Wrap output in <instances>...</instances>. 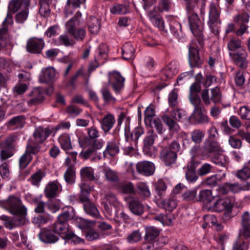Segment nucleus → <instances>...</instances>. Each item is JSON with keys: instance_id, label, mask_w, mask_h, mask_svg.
I'll use <instances>...</instances> for the list:
<instances>
[{"instance_id": "57", "label": "nucleus", "mask_w": 250, "mask_h": 250, "mask_svg": "<svg viewBox=\"0 0 250 250\" xmlns=\"http://www.w3.org/2000/svg\"><path fill=\"white\" fill-rule=\"evenodd\" d=\"M236 176L241 180H246L249 178L250 177V168L247 167H244L237 171Z\"/></svg>"}, {"instance_id": "28", "label": "nucleus", "mask_w": 250, "mask_h": 250, "mask_svg": "<svg viewBox=\"0 0 250 250\" xmlns=\"http://www.w3.org/2000/svg\"><path fill=\"white\" fill-rule=\"evenodd\" d=\"M81 189L79 198L81 201H87L89 199V195L92 190V187H90L87 183L82 182L79 184Z\"/></svg>"}, {"instance_id": "30", "label": "nucleus", "mask_w": 250, "mask_h": 250, "mask_svg": "<svg viewBox=\"0 0 250 250\" xmlns=\"http://www.w3.org/2000/svg\"><path fill=\"white\" fill-rule=\"evenodd\" d=\"M58 142L62 149L65 150L72 148L70 138L68 134H62L58 138Z\"/></svg>"}, {"instance_id": "7", "label": "nucleus", "mask_w": 250, "mask_h": 250, "mask_svg": "<svg viewBox=\"0 0 250 250\" xmlns=\"http://www.w3.org/2000/svg\"><path fill=\"white\" fill-rule=\"evenodd\" d=\"M232 206L230 200L227 198L220 199L217 200L213 205H206L204 208L208 210H212L217 212H229L231 209Z\"/></svg>"}, {"instance_id": "58", "label": "nucleus", "mask_w": 250, "mask_h": 250, "mask_svg": "<svg viewBox=\"0 0 250 250\" xmlns=\"http://www.w3.org/2000/svg\"><path fill=\"white\" fill-rule=\"evenodd\" d=\"M189 98L190 103L194 106V109L201 108V99L198 94H189Z\"/></svg>"}, {"instance_id": "17", "label": "nucleus", "mask_w": 250, "mask_h": 250, "mask_svg": "<svg viewBox=\"0 0 250 250\" xmlns=\"http://www.w3.org/2000/svg\"><path fill=\"white\" fill-rule=\"evenodd\" d=\"M40 240L45 243L52 244L58 241L59 237L50 230L42 229L38 234Z\"/></svg>"}, {"instance_id": "48", "label": "nucleus", "mask_w": 250, "mask_h": 250, "mask_svg": "<svg viewBox=\"0 0 250 250\" xmlns=\"http://www.w3.org/2000/svg\"><path fill=\"white\" fill-rule=\"evenodd\" d=\"M104 101L109 103H114L115 98L112 95L110 90L106 86H104L101 90Z\"/></svg>"}, {"instance_id": "6", "label": "nucleus", "mask_w": 250, "mask_h": 250, "mask_svg": "<svg viewBox=\"0 0 250 250\" xmlns=\"http://www.w3.org/2000/svg\"><path fill=\"white\" fill-rule=\"evenodd\" d=\"M13 21L12 16L7 14L2 23L3 27L0 29V51L10 42L11 38L9 35L7 26L12 23Z\"/></svg>"}, {"instance_id": "27", "label": "nucleus", "mask_w": 250, "mask_h": 250, "mask_svg": "<svg viewBox=\"0 0 250 250\" xmlns=\"http://www.w3.org/2000/svg\"><path fill=\"white\" fill-rule=\"evenodd\" d=\"M55 76V69L52 67H48L42 70L39 80L41 83H48L52 80Z\"/></svg>"}, {"instance_id": "32", "label": "nucleus", "mask_w": 250, "mask_h": 250, "mask_svg": "<svg viewBox=\"0 0 250 250\" xmlns=\"http://www.w3.org/2000/svg\"><path fill=\"white\" fill-rule=\"evenodd\" d=\"M101 23L99 19L92 17L90 18L88 23L89 32L93 34H97L100 29Z\"/></svg>"}, {"instance_id": "51", "label": "nucleus", "mask_w": 250, "mask_h": 250, "mask_svg": "<svg viewBox=\"0 0 250 250\" xmlns=\"http://www.w3.org/2000/svg\"><path fill=\"white\" fill-rule=\"evenodd\" d=\"M172 4V0H159L158 10L160 12L168 11L171 7Z\"/></svg>"}, {"instance_id": "64", "label": "nucleus", "mask_w": 250, "mask_h": 250, "mask_svg": "<svg viewBox=\"0 0 250 250\" xmlns=\"http://www.w3.org/2000/svg\"><path fill=\"white\" fill-rule=\"evenodd\" d=\"M239 114L242 119L250 120V108L247 106L241 107Z\"/></svg>"}, {"instance_id": "22", "label": "nucleus", "mask_w": 250, "mask_h": 250, "mask_svg": "<svg viewBox=\"0 0 250 250\" xmlns=\"http://www.w3.org/2000/svg\"><path fill=\"white\" fill-rule=\"evenodd\" d=\"M30 4L29 0H12L9 3V10L15 13L19 9H28Z\"/></svg>"}, {"instance_id": "54", "label": "nucleus", "mask_w": 250, "mask_h": 250, "mask_svg": "<svg viewBox=\"0 0 250 250\" xmlns=\"http://www.w3.org/2000/svg\"><path fill=\"white\" fill-rule=\"evenodd\" d=\"M155 189L157 194L161 196L163 195L167 189L165 182L162 180H159L155 184Z\"/></svg>"}, {"instance_id": "52", "label": "nucleus", "mask_w": 250, "mask_h": 250, "mask_svg": "<svg viewBox=\"0 0 250 250\" xmlns=\"http://www.w3.org/2000/svg\"><path fill=\"white\" fill-rule=\"evenodd\" d=\"M65 181L68 184H72L74 183L75 179V172L71 167H69L64 174Z\"/></svg>"}, {"instance_id": "12", "label": "nucleus", "mask_w": 250, "mask_h": 250, "mask_svg": "<svg viewBox=\"0 0 250 250\" xmlns=\"http://www.w3.org/2000/svg\"><path fill=\"white\" fill-rule=\"evenodd\" d=\"M229 55L238 66L242 68H246L247 67V58L248 55L245 49H241L235 53H229Z\"/></svg>"}, {"instance_id": "2", "label": "nucleus", "mask_w": 250, "mask_h": 250, "mask_svg": "<svg viewBox=\"0 0 250 250\" xmlns=\"http://www.w3.org/2000/svg\"><path fill=\"white\" fill-rule=\"evenodd\" d=\"M198 9H195L191 11L187 10L188 20L191 31L193 35L197 38L198 45L193 42L188 47V60L191 67H198L203 63V60L199 56V49L203 46V26L202 21L199 19L197 11Z\"/></svg>"}, {"instance_id": "14", "label": "nucleus", "mask_w": 250, "mask_h": 250, "mask_svg": "<svg viewBox=\"0 0 250 250\" xmlns=\"http://www.w3.org/2000/svg\"><path fill=\"white\" fill-rule=\"evenodd\" d=\"M136 168L140 174L146 176L153 174L155 169L153 163L149 161L138 162L137 164Z\"/></svg>"}, {"instance_id": "29", "label": "nucleus", "mask_w": 250, "mask_h": 250, "mask_svg": "<svg viewBox=\"0 0 250 250\" xmlns=\"http://www.w3.org/2000/svg\"><path fill=\"white\" fill-rule=\"evenodd\" d=\"M138 194L143 198H148L151 196V192L146 183L139 182L136 185Z\"/></svg>"}, {"instance_id": "36", "label": "nucleus", "mask_w": 250, "mask_h": 250, "mask_svg": "<svg viewBox=\"0 0 250 250\" xmlns=\"http://www.w3.org/2000/svg\"><path fill=\"white\" fill-rule=\"evenodd\" d=\"M104 173L107 181L110 182H117L119 180L118 172L110 168L106 167L104 170Z\"/></svg>"}, {"instance_id": "19", "label": "nucleus", "mask_w": 250, "mask_h": 250, "mask_svg": "<svg viewBox=\"0 0 250 250\" xmlns=\"http://www.w3.org/2000/svg\"><path fill=\"white\" fill-rule=\"evenodd\" d=\"M52 130L49 127L43 128L39 126L36 128L33 133V137L38 143L43 142L52 133Z\"/></svg>"}, {"instance_id": "56", "label": "nucleus", "mask_w": 250, "mask_h": 250, "mask_svg": "<svg viewBox=\"0 0 250 250\" xmlns=\"http://www.w3.org/2000/svg\"><path fill=\"white\" fill-rule=\"evenodd\" d=\"M178 94L177 90H172L169 94L168 97V104L170 106L174 107L177 104Z\"/></svg>"}, {"instance_id": "21", "label": "nucleus", "mask_w": 250, "mask_h": 250, "mask_svg": "<svg viewBox=\"0 0 250 250\" xmlns=\"http://www.w3.org/2000/svg\"><path fill=\"white\" fill-rule=\"evenodd\" d=\"M60 186L59 183L57 181L48 183L44 190L45 196L48 198L55 197L59 191Z\"/></svg>"}, {"instance_id": "63", "label": "nucleus", "mask_w": 250, "mask_h": 250, "mask_svg": "<svg viewBox=\"0 0 250 250\" xmlns=\"http://www.w3.org/2000/svg\"><path fill=\"white\" fill-rule=\"evenodd\" d=\"M141 239V234L139 230H134L127 237V241L133 243L139 241Z\"/></svg>"}, {"instance_id": "9", "label": "nucleus", "mask_w": 250, "mask_h": 250, "mask_svg": "<svg viewBox=\"0 0 250 250\" xmlns=\"http://www.w3.org/2000/svg\"><path fill=\"white\" fill-rule=\"evenodd\" d=\"M157 137L156 134L153 131H148L144 140V152L148 156H152L154 153L153 146L154 141Z\"/></svg>"}, {"instance_id": "39", "label": "nucleus", "mask_w": 250, "mask_h": 250, "mask_svg": "<svg viewBox=\"0 0 250 250\" xmlns=\"http://www.w3.org/2000/svg\"><path fill=\"white\" fill-rule=\"evenodd\" d=\"M49 0H40V8L39 13L41 16L47 18L50 14V9L49 5Z\"/></svg>"}, {"instance_id": "4", "label": "nucleus", "mask_w": 250, "mask_h": 250, "mask_svg": "<svg viewBox=\"0 0 250 250\" xmlns=\"http://www.w3.org/2000/svg\"><path fill=\"white\" fill-rule=\"evenodd\" d=\"M220 12L213 3L209 5V20L208 24L209 28L214 35L219 34V25L221 23L219 19Z\"/></svg>"}, {"instance_id": "15", "label": "nucleus", "mask_w": 250, "mask_h": 250, "mask_svg": "<svg viewBox=\"0 0 250 250\" xmlns=\"http://www.w3.org/2000/svg\"><path fill=\"white\" fill-rule=\"evenodd\" d=\"M101 125V129L106 134L112 128L114 125L116 120L114 116L111 113H107L103 118L99 120Z\"/></svg>"}, {"instance_id": "16", "label": "nucleus", "mask_w": 250, "mask_h": 250, "mask_svg": "<svg viewBox=\"0 0 250 250\" xmlns=\"http://www.w3.org/2000/svg\"><path fill=\"white\" fill-rule=\"evenodd\" d=\"M87 131L88 137L80 139L79 142L80 146L83 148L88 146L91 140L97 139L100 136L99 130L94 126L88 128Z\"/></svg>"}, {"instance_id": "5", "label": "nucleus", "mask_w": 250, "mask_h": 250, "mask_svg": "<svg viewBox=\"0 0 250 250\" xmlns=\"http://www.w3.org/2000/svg\"><path fill=\"white\" fill-rule=\"evenodd\" d=\"M210 96L209 95L208 89H204L201 93L203 102L206 105H209L211 102L214 104L221 102L222 93L219 87L216 86L210 89Z\"/></svg>"}, {"instance_id": "38", "label": "nucleus", "mask_w": 250, "mask_h": 250, "mask_svg": "<svg viewBox=\"0 0 250 250\" xmlns=\"http://www.w3.org/2000/svg\"><path fill=\"white\" fill-rule=\"evenodd\" d=\"M24 119L25 118L22 115L14 117L7 123V126L14 127L15 128H21L23 126Z\"/></svg>"}, {"instance_id": "37", "label": "nucleus", "mask_w": 250, "mask_h": 250, "mask_svg": "<svg viewBox=\"0 0 250 250\" xmlns=\"http://www.w3.org/2000/svg\"><path fill=\"white\" fill-rule=\"evenodd\" d=\"M190 118L194 119L199 124H204L208 122V117L202 113L201 108L194 109Z\"/></svg>"}, {"instance_id": "10", "label": "nucleus", "mask_w": 250, "mask_h": 250, "mask_svg": "<svg viewBox=\"0 0 250 250\" xmlns=\"http://www.w3.org/2000/svg\"><path fill=\"white\" fill-rule=\"evenodd\" d=\"M44 46V42L42 39L33 38L27 41L26 49L30 53L39 54L42 52Z\"/></svg>"}, {"instance_id": "50", "label": "nucleus", "mask_w": 250, "mask_h": 250, "mask_svg": "<svg viewBox=\"0 0 250 250\" xmlns=\"http://www.w3.org/2000/svg\"><path fill=\"white\" fill-rule=\"evenodd\" d=\"M41 147L40 146L32 141L28 143L26 147L25 151L31 155V154H37L40 151Z\"/></svg>"}, {"instance_id": "53", "label": "nucleus", "mask_w": 250, "mask_h": 250, "mask_svg": "<svg viewBox=\"0 0 250 250\" xmlns=\"http://www.w3.org/2000/svg\"><path fill=\"white\" fill-rule=\"evenodd\" d=\"M121 192L125 194H132L135 193V188L131 182L122 184L119 188Z\"/></svg>"}, {"instance_id": "42", "label": "nucleus", "mask_w": 250, "mask_h": 250, "mask_svg": "<svg viewBox=\"0 0 250 250\" xmlns=\"http://www.w3.org/2000/svg\"><path fill=\"white\" fill-rule=\"evenodd\" d=\"M227 47L229 51H234L241 49V41L236 38L232 37L229 39L227 43Z\"/></svg>"}, {"instance_id": "13", "label": "nucleus", "mask_w": 250, "mask_h": 250, "mask_svg": "<svg viewBox=\"0 0 250 250\" xmlns=\"http://www.w3.org/2000/svg\"><path fill=\"white\" fill-rule=\"evenodd\" d=\"M119 142L116 139L108 141L103 152L105 158L113 157L119 152Z\"/></svg>"}, {"instance_id": "40", "label": "nucleus", "mask_w": 250, "mask_h": 250, "mask_svg": "<svg viewBox=\"0 0 250 250\" xmlns=\"http://www.w3.org/2000/svg\"><path fill=\"white\" fill-rule=\"evenodd\" d=\"M94 173V169L91 167H86L80 170L81 178L89 181H93L95 179Z\"/></svg>"}, {"instance_id": "46", "label": "nucleus", "mask_w": 250, "mask_h": 250, "mask_svg": "<svg viewBox=\"0 0 250 250\" xmlns=\"http://www.w3.org/2000/svg\"><path fill=\"white\" fill-rule=\"evenodd\" d=\"M57 42L58 45H63L66 46H72L75 43L74 41L71 39L67 34L60 36Z\"/></svg>"}, {"instance_id": "59", "label": "nucleus", "mask_w": 250, "mask_h": 250, "mask_svg": "<svg viewBox=\"0 0 250 250\" xmlns=\"http://www.w3.org/2000/svg\"><path fill=\"white\" fill-rule=\"evenodd\" d=\"M164 208L168 211H172L177 205V201L173 199L165 200L162 202Z\"/></svg>"}, {"instance_id": "41", "label": "nucleus", "mask_w": 250, "mask_h": 250, "mask_svg": "<svg viewBox=\"0 0 250 250\" xmlns=\"http://www.w3.org/2000/svg\"><path fill=\"white\" fill-rule=\"evenodd\" d=\"M129 11L126 4H115L110 8V11L114 14H125Z\"/></svg>"}, {"instance_id": "3", "label": "nucleus", "mask_w": 250, "mask_h": 250, "mask_svg": "<svg viewBox=\"0 0 250 250\" xmlns=\"http://www.w3.org/2000/svg\"><path fill=\"white\" fill-rule=\"evenodd\" d=\"M78 22H73L72 20H69L65 24L66 32L71 36L78 42H83L86 35V30L83 28H78Z\"/></svg>"}, {"instance_id": "24", "label": "nucleus", "mask_w": 250, "mask_h": 250, "mask_svg": "<svg viewBox=\"0 0 250 250\" xmlns=\"http://www.w3.org/2000/svg\"><path fill=\"white\" fill-rule=\"evenodd\" d=\"M81 202L83 203V209L86 214L93 217H99L100 215L98 209L95 205L90 201L89 199L87 201Z\"/></svg>"}, {"instance_id": "31", "label": "nucleus", "mask_w": 250, "mask_h": 250, "mask_svg": "<svg viewBox=\"0 0 250 250\" xmlns=\"http://www.w3.org/2000/svg\"><path fill=\"white\" fill-rule=\"evenodd\" d=\"M159 234L160 230L156 227L150 226L146 229L145 237L147 242H152L159 236Z\"/></svg>"}, {"instance_id": "55", "label": "nucleus", "mask_w": 250, "mask_h": 250, "mask_svg": "<svg viewBox=\"0 0 250 250\" xmlns=\"http://www.w3.org/2000/svg\"><path fill=\"white\" fill-rule=\"evenodd\" d=\"M212 169L213 167L210 164L205 163L198 169V174L200 176H203L211 172Z\"/></svg>"}, {"instance_id": "26", "label": "nucleus", "mask_w": 250, "mask_h": 250, "mask_svg": "<svg viewBox=\"0 0 250 250\" xmlns=\"http://www.w3.org/2000/svg\"><path fill=\"white\" fill-rule=\"evenodd\" d=\"M122 57L124 59L128 60L134 58L135 48L130 42L125 43L122 48Z\"/></svg>"}, {"instance_id": "23", "label": "nucleus", "mask_w": 250, "mask_h": 250, "mask_svg": "<svg viewBox=\"0 0 250 250\" xmlns=\"http://www.w3.org/2000/svg\"><path fill=\"white\" fill-rule=\"evenodd\" d=\"M130 211L134 215L141 216L144 212V205L137 199L132 200L128 204Z\"/></svg>"}, {"instance_id": "62", "label": "nucleus", "mask_w": 250, "mask_h": 250, "mask_svg": "<svg viewBox=\"0 0 250 250\" xmlns=\"http://www.w3.org/2000/svg\"><path fill=\"white\" fill-rule=\"evenodd\" d=\"M185 178L189 183H195L198 179L196 171L186 170Z\"/></svg>"}, {"instance_id": "43", "label": "nucleus", "mask_w": 250, "mask_h": 250, "mask_svg": "<svg viewBox=\"0 0 250 250\" xmlns=\"http://www.w3.org/2000/svg\"><path fill=\"white\" fill-rule=\"evenodd\" d=\"M205 137V133L200 129H194L191 132V138L195 144H200Z\"/></svg>"}, {"instance_id": "20", "label": "nucleus", "mask_w": 250, "mask_h": 250, "mask_svg": "<svg viewBox=\"0 0 250 250\" xmlns=\"http://www.w3.org/2000/svg\"><path fill=\"white\" fill-rule=\"evenodd\" d=\"M161 158L167 166H169L175 162L177 154L169 148H165L161 151Z\"/></svg>"}, {"instance_id": "45", "label": "nucleus", "mask_w": 250, "mask_h": 250, "mask_svg": "<svg viewBox=\"0 0 250 250\" xmlns=\"http://www.w3.org/2000/svg\"><path fill=\"white\" fill-rule=\"evenodd\" d=\"M162 119L163 122L168 126L170 130L176 131L179 129L178 124L168 116H163Z\"/></svg>"}, {"instance_id": "1", "label": "nucleus", "mask_w": 250, "mask_h": 250, "mask_svg": "<svg viewBox=\"0 0 250 250\" xmlns=\"http://www.w3.org/2000/svg\"><path fill=\"white\" fill-rule=\"evenodd\" d=\"M0 206L14 215L12 218L5 215L0 216V219L5 221V226L9 229L24 225L28 222L27 209L19 197L10 195L0 202Z\"/></svg>"}, {"instance_id": "60", "label": "nucleus", "mask_w": 250, "mask_h": 250, "mask_svg": "<svg viewBox=\"0 0 250 250\" xmlns=\"http://www.w3.org/2000/svg\"><path fill=\"white\" fill-rule=\"evenodd\" d=\"M28 15V8L23 9L16 15V21L19 23H23L27 19Z\"/></svg>"}, {"instance_id": "35", "label": "nucleus", "mask_w": 250, "mask_h": 250, "mask_svg": "<svg viewBox=\"0 0 250 250\" xmlns=\"http://www.w3.org/2000/svg\"><path fill=\"white\" fill-rule=\"evenodd\" d=\"M242 187L237 183L226 184L224 186L220 187V191L223 194H227L229 191L236 193L242 189Z\"/></svg>"}, {"instance_id": "47", "label": "nucleus", "mask_w": 250, "mask_h": 250, "mask_svg": "<svg viewBox=\"0 0 250 250\" xmlns=\"http://www.w3.org/2000/svg\"><path fill=\"white\" fill-rule=\"evenodd\" d=\"M32 160V157L26 151L19 159V167L21 169L25 168Z\"/></svg>"}, {"instance_id": "61", "label": "nucleus", "mask_w": 250, "mask_h": 250, "mask_svg": "<svg viewBox=\"0 0 250 250\" xmlns=\"http://www.w3.org/2000/svg\"><path fill=\"white\" fill-rule=\"evenodd\" d=\"M96 52L98 54V56L96 57L98 60H100L101 58L105 59L107 52V45L105 44H101L97 48Z\"/></svg>"}, {"instance_id": "11", "label": "nucleus", "mask_w": 250, "mask_h": 250, "mask_svg": "<svg viewBox=\"0 0 250 250\" xmlns=\"http://www.w3.org/2000/svg\"><path fill=\"white\" fill-rule=\"evenodd\" d=\"M220 149V145L216 140L206 139L202 147V156H209L210 154L218 152Z\"/></svg>"}, {"instance_id": "34", "label": "nucleus", "mask_w": 250, "mask_h": 250, "mask_svg": "<svg viewBox=\"0 0 250 250\" xmlns=\"http://www.w3.org/2000/svg\"><path fill=\"white\" fill-rule=\"evenodd\" d=\"M31 96L32 98L28 101L29 105L37 104L42 102L43 98V94L38 88L33 90Z\"/></svg>"}, {"instance_id": "8", "label": "nucleus", "mask_w": 250, "mask_h": 250, "mask_svg": "<svg viewBox=\"0 0 250 250\" xmlns=\"http://www.w3.org/2000/svg\"><path fill=\"white\" fill-rule=\"evenodd\" d=\"M125 78L117 71L108 73V83L112 86L114 91L119 93L124 86Z\"/></svg>"}, {"instance_id": "18", "label": "nucleus", "mask_w": 250, "mask_h": 250, "mask_svg": "<svg viewBox=\"0 0 250 250\" xmlns=\"http://www.w3.org/2000/svg\"><path fill=\"white\" fill-rule=\"evenodd\" d=\"M53 228L54 232L63 239H66L71 231L67 222L60 221L58 219L57 222L54 224Z\"/></svg>"}, {"instance_id": "33", "label": "nucleus", "mask_w": 250, "mask_h": 250, "mask_svg": "<svg viewBox=\"0 0 250 250\" xmlns=\"http://www.w3.org/2000/svg\"><path fill=\"white\" fill-rule=\"evenodd\" d=\"M198 198L199 199H196V200L203 201L208 205L214 198L212 195V191L209 189H205L200 191Z\"/></svg>"}, {"instance_id": "44", "label": "nucleus", "mask_w": 250, "mask_h": 250, "mask_svg": "<svg viewBox=\"0 0 250 250\" xmlns=\"http://www.w3.org/2000/svg\"><path fill=\"white\" fill-rule=\"evenodd\" d=\"M45 175V173L43 171L39 170L33 174L29 180L33 185L38 186Z\"/></svg>"}, {"instance_id": "25", "label": "nucleus", "mask_w": 250, "mask_h": 250, "mask_svg": "<svg viewBox=\"0 0 250 250\" xmlns=\"http://www.w3.org/2000/svg\"><path fill=\"white\" fill-rule=\"evenodd\" d=\"M178 65L175 62H171L161 71L162 75L166 79H171L178 72Z\"/></svg>"}, {"instance_id": "49", "label": "nucleus", "mask_w": 250, "mask_h": 250, "mask_svg": "<svg viewBox=\"0 0 250 250\" xmlns=\"http://www.w3.org/2000/svg\"><path fill=\"white\" fill-rule=\"evenodd\" d=\"M75 214L73 209L71 208H67L58 217L60 221L67 222L69 220L72 219L74 217Z\"/></svg>"}]
</instances>
